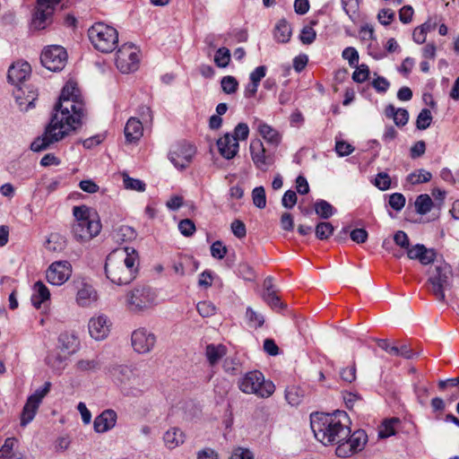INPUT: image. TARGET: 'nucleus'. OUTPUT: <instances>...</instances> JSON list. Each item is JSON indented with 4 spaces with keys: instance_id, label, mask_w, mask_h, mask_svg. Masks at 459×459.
I'll return each mask as SVG.
<instances>
[{
    "instance_id": "f257e3e1",
    "label": "nucleus",
    "mask_w": 459,
    "mask_h": 459,
    "mask_svg": "<svg viewBox=\"0 0 459 459\" xmlns=\"http://www.w3.org/2000/svg\"><path fill=\"white\" fill-rule=\"evenodd\" d=\"M84 115V104L79 89L76 83L68 82L63 87L58 101L55 104L50 122L46 126L44 134L31 143L30 150L39 152L63 140L82 126Z\"/></svg>"
},
{
    "instance_id": "f03ea898",
    "label": "nucleus",
    "mask_w": 459,
    "mask_h": 459,
    "mask_svg": "<svg viewBox=\"0 0 459 459\" xmlns=\"http://www.w3.org/2000/svg\"><path fill=\"white\" fill-rule=\"evenodd\" d=\"M350 419L344 411L333 413L315 412L310 415V426L316 440L324 446L346 440L351 433Z\"/></svg>"
},
{
    "instance_id": "7ed1b4c3",
    "label": "nucleus",
    "mask_w": 459,
    "mask_h": 459,
    "mask_svg": "<svg viewBox=\"0 0 459 459\" xmlns=\"http://www.w3.org/2000/svg\"><path fill=\"white\" fill-rule=\"evenodd\" d=\"M139 268L138 252L131 247L110 252L105 262V275L114 284L126 285L134 281Z\"/></svg>"
},
{
    "instance_id": "20e7f679",
    "label": "nucleus",
    "mask_w": 459,
    "mask_h": 459,
    "mask_svg": "<svg viewBox=\"0 0 459 459\" xmlns=\"http://www.w3.org/2000/svg\"><path fill=\"white\" fill-rule=\"evenodd\" d=\"M73 214L74 222L72 225V234L74 239L83 243L99 235L101 230V223L89 207L86 205L74 206Z\"/></svg>"
},
{
    "instance_id": "39448f33",
    "label": "nucleus",
    "mask_w": 459,
    "mask_h": 459,
    "mask_svg": "<svg viewBox=\"0 0 459 459\" xmlns=\"http://www.w3.org/2000/svg\"><path fill=\"white\" fill-rule=\"evenodd\" d=\"M239 390L247 394H255L259 398H268L275 391V385L271 380H266L259 370L246 373L238 381Z\"/></svg>"
},
{
    "instance_id": "423d86ee",
    "label": "nucleus",
    "mask_w": 459,
    "mask_h": 459,
    "mask_svg": "<svg viewBox=\"0 0 459 459\" xmlns=\"http://www.w3.org/2000/svg\"><path fill=\"white\" fill-rule=\"evenodd\" d=\"M452 277V268L445 262L435 264L434 268L429 271V278L426 284L429 286V291L438 301H446L445 290L451 287Z\"/></svg>"
},
{
    "instance_id": "0eeeda50",
    "label": "nucleus",
    "mask_w": 459,
    "mask_h": 459,
    "mask_svg": "<svg viewBox=\"0 0 459 459\" xmlns=\"http://www.w3.org/2000/svg\"><path fill=\"white\" fill-rule=\"evenodd\" d=\"M88 37L92 46L102 53H110L117 47V30L103 22L94 23L88 30Z\"/></svg>"
},
{
    "instance_id": "6e6552de",
    "label": "nucleus",
    "mask_w": 459,
    "mask_h": 459,
    "mask_svg": "<svg viewBox=\"0 0 459 459\" xmlns=\"http://www.w3.org/2000/svg\"><path fill=\"white\" fill-rule=\"evenodd\" d=\"M61 0H37L30 27L32 30H44L52 23L56 6Z\"/></svg>"
},
{
    "instance_id": "1a4fd4ad",
    "label": "nucleus",
    "mask_w": 459,
    "mask_h": 459,
    "mask_svg": "<svg viewBox=\"0 0 459 459\" xmlns=\"http://www.w3.org/2000/svg\"><path fill=\"white\" fill-rule=\"evenodd\" d=\"M156 299L154 290L149 286H136L127 294V306L131 311H141L152 307Z\"/></svg>"
},
{
    "instance_id": "9d476101",
    "label": "nucleus",
    "mask_w": 459,
    "mask_h": 459,
    "mask_svg": "<svg viewBox=\"0 0 459 459\" xmlns=\"http://www.w3.org/2000/svg\"><path fill=\"white\" fill-rule=\"evenodd\" d=\"M40 61L43 66L49 71H61L67 62L66 50L59 45L48 46L41 53Z\"/></svg>"
},
{
    "instance_id": "9b49d317",
    "label": "nucleus",
    "mask_w": 459,
    "mask_h": 459,
    "mask_svg": "<svg viewBox=\"0 0 459 459\" xmlns=\"http://www.w3.org/2000/svg\"><path fill=\"white\" fill-rule=\"evenodd\" d=\"M50 387L51 383L46 382L42 387L38 388L28 397L21 415V425L22 427L28 425L34 419L43 398L49 393Z\"/></svg>"
},
{
    "instance_id": "f8f14e48",
    "label": "nucleus",
    "mask_w": 459,
    "mask_h": 459,
    "mask_svg": "<svg viewBox=\"0 0 459 459\" xmlns=\"http://www.w3.org/2000/svg\"><path fill=\"white\" fill-rule=\"evenodd\" d=\"M139 58L137 49L133 44L122 45L116 56V65L123 74H128L137 70Z\"/></svg>"
},
{
    "instance_id": "ddd939ff",
    "label": "nucleus",
    "mask_w": 459,
    "mask_h": 459,
    "mask_svg": "<svg viewBox=\"0 0 459 459\" xmlns=\"http://www.w3.org/2000/svg\"><path fill=\"white\" fill-rule=\"evenodd\" d=\"M367 443V435L364 430H357L350 433L346 440L340 442L337 446L335 454L338 457L347 458L354 453L364 448Z\"/></svg>"
},
{
    "instance_id": "4468645a",
    "label": "nucleus",
    "mask_w": 459,
    "mask_h": 459,
    "mask_svg": "<svg viewBox=\"0 0 459 459\" xmlns=\"http://www.w3.org/2000/svg\"><path fill=\"white\" fill-rule=\"evenodd\" d=\"M251 159L256 169L267 171L275 162V154L267 151L259 139L252 140L249 146Z\"/></svg>"
},
{
    "instance_id": "2eb2a0df",
    "label": "nucleus",
    "mask_w": 459,
    "mask_h": 459,
    "mask_svg": "<svg viewBox=\"0 0 459 459\" xmlns=\"http://www.w3.org/2000/svg\"><path fill=\"white\" fill-rule=\"evenodd\" d=\"M195 153V148L189 143L179 142L174 144L169 152V160L178 169H186Z\"/></svg>"
},
{
    "instance_id": "dca6fc26",
    "label": "nucleus",
    "mask_w": 459,
    "mask_h": 459,
    "mask_svg": "<svg viewBox=\"0 0 459 459\" xmlns=\"http://www.w3.org/2000/svg\"><path fill=\"white\" fill-rule=\"evenodd\" d=\"M131 342L136 352L145 354L153 349L156 343V336L146 328L141 327L132 333Z\"/></svg>"
},
{
    "instance_id": "f3484780",
    "label": "nucleus",
    "mask_w": 459,
    "mask_h": 459,
    "mask_svg": "<svg viewBox=\"0 0 459 459\" xmlns=\"http://www.w3.org/2000/svg\"><path fill=\"white\" fill-rule=\"evenodd\" d=\"M71 273V264L67 261H56L49 265L46 277L50 284L60 286L69 279Z\"/></svg>"
},
{
    "instance_id": "a211bd4d",
    "label": "nucleus",
    "mask_w": 459,
    "mask_h": 459,
    "mask_svg": "<svg viewBox=\"0 0 459 459\" xmlns=\"http://www.w3.org/2000/svg\"><path fill=\"white\" fill-rule=\"evenodd\" d=\"M16 103L22 111H28L35 107L38 91L31 86L18 87L13 92Z\"/></svg>"
},
{
    "instance_id": "6ab92c4d",
    "label": "nucleus",
    "mask_w": 459,
    "mask_h": 459,
    "mask_svg": "<svg viewBox=\"0 0 459 459\" xmlns=\"http://www.w3.org/2000/svg\"><path fill=\"white\" fill-rule=\"evenodd\" d=\"M217 147L220 154L223 158L226 160H231L238 152L239 143L230 133H226L223 136L218 139Z\"/></svg>"
},
{
    "instance_id": "aec40b11",
    "label": "nucleus",
    "mask_w": 459,
    "mask_h": 459,
    "mask_svg": "<svg viewBox=\"0 0 459 459\" xmlns=\"http://www.w3.org/2000/svg\"><path fill=\"white\" fill-rule=\"evenodd\" d=\"M30 72L31 68L28 62L21 61L14 63L8 69V82L17 87H20L19 84L29 77Z\"/></svg>"
},
{
    "instance_id": "412c9836",
    "label": "nucleus",
    "mask_w": 459,
    "mask_h": 459,
    "mask_svg": "<svg viewBox=\"0 0 459 459\" xmlns=\"http://www.w3.org/2000/svg\"><path fill=\"white\" fill-rule=\"evenodd\" d=\"M91 336L97 340L105 339L109 333V321L106 316L92 317L88 325Z\"/></svg>"
},
{
    "instance_id": "4be33fe9",
    "label": "nucleus",
    "mask_w": 459,
    "mask_h": 459,
    "mask_svg": "<svg viewBox=\"0 0 459 459\" xmlns=\"http://www.w3.org/2000/svg\"><path fill=\"white\" fill-rule=\"evenodd\" d=\"M117 413L113 410H105L94 420V429L98 433H104L113 429L117 422Z\"/></svg>"
},
{
    "instance_id": "5701e85b",
    "label": "nucleus",
    "mask_w": 459,
    "mask_h": 459,
    "mask_svg": "<svg viewBox=\"0 0 459 459\" xmlns=\"http://www.w3.org/2000/svg\"><path fill=\"white\" fill-rule=\"evenodd\" d=\"M143 127L142 122L136 117H130L125 126L124 134L127 143H135L143 136Z\"/></svg>"
},
{
    "instance_id": "b1692460",
    "label": "nucleus",
    "mask_w": 459,
    "mask_h": 459,
    "mask_svg": "<svg viewBox=\"0 0 459 459\" xmlns=\"http://www.w3.org/2000/svg\"><path fill=\"white\" fill-rule=\"evenodd\" d=\"M260 135L269 143L277 146L281 142V135L276 129L263 122L255 120L254 124Z\"/></svg>"
},
{
    "instance_id": "393cba45",
    "label": "nucleus",
    "mask_w": 459,
    "mask_h": 459,
    "mask_svg": "<svg viewBox=\"0 0 459 459\" xmlns=\"http://www.w3.org/2000/svg\"><path fill=\"white\" fill-rule=\"evenodd\" d=\"M385 115L389 118H393L394 124L399 127L404 126L409 120V112L405 108H396L392 104L385 107Z\"/></svg>"
},
{
    "instance_id": "a878e982",
    "label": "nucleus",
    "mask_w": 459,
    "mask_h": 459,
    "mask_svg": "<svg viewBox=\"0 0 459 459\" xmlns=\"http://www.w3.org/2000/svg\"><path fill=\"white\" fill-rule=\"evenodd\" d=\"M58 342L60 348L69 354L74 353L80 346V342L74 333H62L58 337Z\"/></svg>"
},
{
    "instance_id": "bb28decb",
    "label": "nucleus",
    "mask_w": 459,
    "mask_h": 459,
    "mask_svg": "<svg viewBox=\"0 0 459 459\" xmlns=\"http://www.w3.org/2000/svg\"><path fill=\"white\" fill-rule=\"evenodd\" d=\"M50 292L47 286L40 281L33 285V293L31 295V303L36 308H39L41 304L49 299Z\"/></svg>"
},
{
    "instance_id": "cd10ccee",
    "label": "nucleus",
    "mask_w": 459,
    "mask_h": 459,
    "mask_svg": "<svg viewBox=\"0 0 459 459\" xmlns=\"http://www.w3.org/2000/svg\"><path fill=\"white\" fill-rule=\"evenodd\" d=\"M163 440L169 449H174L185 442V435L180 429L171 428L164 433Z\"/></svg>"
},
{
    "instance_id": "c85d7f7f",
    "label": "nucleus",
    "mask_w": 459,
    "mask_h": 459,
    "mask_svg": "<svg viewBox=\"0 0 459 459\" xmlns=\"http://www.w3.org/2000/svg\"><path fill=\"white\" fill-rule=\"evenodd\" d=\"M227 349L222 344H208L205 349V356L210 364L213 367L226 355Z\"/></svg>"
},
{
    "instance_id": "c756f323",
    "label": "nucleus",
    "mask_w": 459,
    "mask_h": 459,
    "mask_svg": "<svg viewBox=\"0 0 459 459\" xmlns=\"http://www.w3.org/2000/svg\"><path fill=\"white\" fill-rule=\"evenodd\" d=\"M274 39L279 43H287L291 36V28L284 19L280 20L274 28Z\"/></svg>"
},
{
    "instance_id": "7c9ffc66",
    "label": "nucleus",
    "mask_w": 459,
    "mask_h": 459,
    "mask_svg": "<svg viewBox=\"0 0 459 459\" xmlns=\"http://www.w3.org/2000/svg\"><path fill=\"white\" fill-rule=\"evenodd\" d=\"M315 212L322 219L327 220L332 217L336 210L335 208L327 201L319 199L314 204Z\"/></svg>"
},
{
    "instance_id": "2f4dec72",
    "label": "nucleus",
    "mask_w": 459,
    "mask_h": 459,
    "mask_svg": "<svg viewBox=\"0 0 459 459\" xmlns=\"http://www.w3.org/2000/svg\"><path fill=\"white\" fill-rule=\"evenodd\" d=\"M96 292L92 286L83 284L81 289L78 290L76 300L80 306H87L91 300L95 299Z\"/></svg>"
},
{
    "instance_id": "473e14b6",
    "label": "nucleus",
    "mask_w": 459,
    "mask_h": 459,
    "mask_svg": "<svg viewBox=\"0 0 459 459\" xmlns=\"http://www.w3.org/2000/svg\"><path fill=\"white\" fill-rule=\"evenodd\" d=\"M433 206V201L427 194H421L417 196L415 201V209L417 213L424 215L429 212Z\"/></svg>"
},
{
    "instance_id": "72a5a7b5",
    "label": "nucleus",
    "mask_w": 459,
    "mask_h": 459,
    "mask_svg": "<svg viewBox=\"0 0 459 459\" xmlns=\"http://www.w3.org/2000/svg\"><path fill=\"white\" fill-rule=\"evenodd\" d=\"M432 174L425 169H419L411 172L407 177V181L412 185L427 183L430 181Z\"/></svg>"
},
{
    "instance_id": "f704fd0d",
    "label": "nucleus",
    "mask_w": 459,
    "mask_h": 459,
    "mask_svg": "<svg viewBox=\"0 0 459 459\" xmlns=\"http://www.w3.org/2000/svg\"><path fill=\"white\" fill-rule=\"evenodd\" d=\"M400 423L398 418H392L385 420L383 422L382 428L379 430V437L382 438L389 437L395 434V427Z\"/></svg>"
},
{
    "instance_id": "c9c22d12",
    "label": "nucleus",
    "mask_w": 459,
    "mask_h": 459,
    "mask_svg": "<svg viewBox=\"0 0 459 459\" xmlns=\"http://www.w3.org/2000/svg\"><path fill=\"white\" fill-rule=\"evenodd\" d=\"M333 226L330 222H318L315 229L316 237L320 240H325L333 235Z\"/></svg>"
},
{
    "instance_id": "e433bc0d",
    "label": "nucleus",
    "mask_w": 459,
    "mask_h": 459,
    "mask_svg": "<svg viewBox=\"0 0 459 459\" xmlns=\"http://www.w3.org/2000/svg\"><path fill=\"white\" fill-rule=\"evenodd\" d=\"M310 26H305L300 32L299 39L305 45L312 44L316 37V32L313 29L314 25L317 24V21H311Z\"/></svg>"
},
{
    "instance_id": "4c0bfd02",
    "label": "nucleus",
    "mask_w": 459,
    "mask_h": 459,
    "mask_svg": "<svg viewBox=\"0 0 459 459\" xmlns=\"http://www.w3.org/2000/svg\"><path fill=\"white\" fill-rule=\"evenodd\" d=\"M136 236L137 233L132 227L123 225L116 234V240L117 242H127L134 239Z\"/></svg>"
},
{
    "instance_id": "58836bf2",
    "label": "nucleus",
    "mask_w": 459,
    "mask_h": 459,
    "mask_svg": "<svg viewBox=\"0 0 459 459\" xmlns=\"http://www.w3.org/2000/svg\"><path fill=\"white\" fill-rule=\"evenodd\" d=\"M122 176L125 188L138 192H143L145 190L146 185L143 181L130 178L126 172H124Z\"/></svg>"
},
{
    "instance_id": "ea45409f",
    "label": "nucleus",
    "mask_w": 459,
    "mask_h": 459,
    "mask_svg": "<svg viewBox=\"0 0 459 459\" xmlns=\"http://www.w3.org/2000/svg\"><path fill=\"white\" fill-rule=\"evenodd\" d=\"M230 61V52L225 48H220L214 56V63L218 67L225 68L229 65Z\"/></svg>"
},
{
    "instance_id": "a19ab883",
    "label": "nucleus",
    "mask_w": 459,
    "mask_h": 459,
    "mask_svg": "<svg viewBox=\"0 0 459 459\" xmlns=\"http://www.w3.org/2000/svg\"><path fill=\"white\" fill-rule=\"evenodd\" d=\"M252 200L255 206L264 209L266 206V195L264 186H256L252 191Z\"/></svg>"
},
{
    "instance_id": "79ce46f5",
    "label": "nucleus",
    "mask_w": 459,
    "mask_h": 459,
    "mask_svg": "<svg viewBox=\"0 0 459 459\" xmlns=\"http://www.w3.org/2000/svg\"><path fill=\"white\" fill-rule=\"evenodd\" d=\"M432 122V115L429 109L423 108L417 117L416 126L419 130H425L429 127Z\"/></svg>"
},
{
    "instance_id": "37998d69",
    "label": "nucleus",
    "mask_w": 459,
    "mask_h": 459,
    "mask_svg": "<svg viewBox=\"0 0 459 459\" xmlns=\"http://www.w3.org/2000/svg\"><path fill=\"white\" fill-rule=\"evenodd\" d=\"M76 368L80 371H96L100 368V361L98 359H80L76 363Z\"/></svg>"
},
{
    "instance_id": "c03bdc74",
    "label": "nucleus",
    "mask_w": 459,
    "mask_h": 459,
    "mask_svg": "<svg viewBox=\"0 0 459 459\" xmlns=\"http://www.w3.org/2000/svg\"><path fill=\"white\" fill-rule=\"evenodd\" d=\"M221 85L222 91L227 94L235 93L238 88V82L237 79L231 75L222 77Z\"/></svg>"
},
{
    "instance_id": "a18cd8bd",
    "label": "nucleus",
    "mask_w": 459,
    "mask_h": 459,
    "mask_svg": "<svg viewBox=\"0 0 459 459\" xmlns=\"http://www.w3.org/2000/svg\"><path fill=\"white\" fill-rule=\"evenodd\" d=\"M405 203V197L401 193H394L389 196L388 204L396 212H400L404 207Z\"/></svg>"
},
{
    "instance_id": "49530a36",
    "label": "nucleus",
    "mask_w": 459,
    "mask_h": 459,
    "mask_svg": "<svg viewBox=\"0 0 459 459\" xmlns=\"http://www.w3.org/2000/svg\"><path fill=\"white\" fill-rule=\"evenodd\" d=\"M262 297L264 302H266L273 309H281L283 307V303L277 296L276 291L264 292Z\"/></svg>"
},
{
    "instance_id": "de8ad7c7",
    "label": "nucleus",
    "mask_w": 459,
    "mask_h": 459,
    "mask_svg": "<svg viewBox=\"0 0 459 459\" xmlns=\"http://www.w3.org/2000/svg\"><path fill=\"white\" fill-rule=\"evenodd\" d=\"M178 230L185 237H191L195 232V225L190 219L181 220L178 223Z\"/></svg>"
},
{
    "instance_id": "09e8293b",
    "label": "nucleus",
    "mask_w": 459,
    "mask_h": 459,
    "mask_svg": "<svg viewBox=\"0 0 459 459\" xmlns=\"http://www.w3.org/2000/svg\"><path fill=\"white\" fill-rule=\"evenodd\" d=\"M196 309L203 317H208L215 314V306L210 301H201L197 304Z\"/></svg>"
},
{
    "instance_id": "8fccbe9b",
    "label": "nucleus",
    "mask_w": 459,
    "mask_h": 459,
    "mask_svg": "<svg viewBox=\"0 0 459 459\" xmlns=\"http://www.w3.org/2000/svg\"><path fill=\"white\" fill-rule=\"evenodd\" d=\"M342 7L344 13L349 16L351 20H353V16L359 10L358 0H341Z\"/></svg>"
},
{
    "instance_id": "3c124183",
    "label": "nucleus",
    "mask_w": 459,
    "mask_h": 459,
    "mask_svg": "<svg viewBox=\"0 0 459 459\" xmlns=\"http://www.w3.org/2000/svg\"><path fill=\"white\" fill-rule=\"evenodd\" d=\"M374 185L380 190H387L391 186V178L385 172H380L377 175Z\"/></svg>"
},
{
    "instance_id": "603ef678",
    "label": "nucleus",
    "mask_w": 459,
    "mask_h": 459,
    "mask_svg": "<svg viewBox=\"0 0 459 459\" xmlns=\"http://www.w3.org/2000/svg\"><path fill=\"white\" fill-rule=\"evenodd\" d=\"M369 69L367 65H360L352 74L354 82L361 83L368 80Z\"/></svg>"
},
{
    "instance_id": "864d4df0",
    "label": "nucleus",
    "mask_w": 459,
    "mask_h": 459,
    "mask_svg": "<svg viewBox=\"0 0 459 459\" xmlns=\"http://www.w3.org/2000/svg\"><path fill=\"white\" fill-rule=\"evenodd\" d=\"M232 135L236 138V140L238 142L239 140L240 141L247 140L249 135V127H248L247 124L238 123L235 126Z\"/></svg>"
},
{
    "instance_id": "5fc2aeb1",
    "label": "nucleus",
    "mask_w": 459,
    "mask_h": 459,
    "mask_svg": "<svg viewBox=\"0 0 459 459\" xmlns=\"http://www.w3.org/2000/svg\"><path fill=\"white\" fill-rule=\"evenodd\" d=\"M227 254V247L221 241L217 240L211 246V255L216 259H223Z\"/></svg>"
},
{
    "instance_id": "6e6d98bb",
    "label": "nucleus",
    "mask_w": 459,
    "mask_h": 459,
    "mask_svg": "<svg viewBox=\"0 0 459 459\" xmlns=\"http://www.w3.org/2000/svg\"><path fill=\"white\" fill-rule=\"evenodd\" d=\"M285 398L291 406H297L301 403V395L299 394V389L292 386L286 390Z\"/></svg>"
},
{
    "instance_id": "4d7b16f0",
    "label": "nucleus",
    "mask_w": 459,
    "mask_h": 459,
    "mask_svg": "<svg viewBox=\"0 0 459 459\" xmlns=\"http://www.w3.org/2000/svg\"><path fill=\"white\" fill-rule=\"evenodd\" d=\"M436 255H437V253L435 252L434 249L427 248L423 245L422 254L420 255L419 261L420 262L421 264L427 265L435 261Z\"/></svg>"
},
{
    "instance_id": "13d9d810",
    "label": "nucleus",
    "mask_w": 459,
    "mask_h": 459,
    "mask_svg": "<svg viewBox=\"0 0 459 459\" xmlns=\"http://www.w3.org/2000/svg\"><path fill=\"white\" fill-rule=\"evenodd\" d=\"M372 86L378 93H385L390 87V82L385 77L377 76L372 81Z\"/></svg>"
},
{
    "instance_id": "bf43d9fd",
    "label": "nucleus",
    "mask_w": 459,
    "mask_h": 459,
    "mask_svg": "<svg viewBox=\"0 0 459 459\" xmlns=\"http://www.w3.org/2000/svg\"><path fill=\"white\" fill-rule=\"evenodd\" d=\"M342 57L344 59H347L349 61L350 65L351 66L356 65L359 62V53L352 47H348L344 48V50L342 51Z\"/></svg>"
},
{
    "instance_id": "052dcab7",
    "label": "nucleus",
    "mask_w": 459,
    "mask_h": 459,
    "mask_svg": "<svg viewBox=\"0 0 459 459\" xmlns=\"http://www.w3.org/2000/svg\"><path fill=\"white\" fill-rule=\"evenodd\" d=\"M246 316L254 326L260 327L264 324L263 316L253 310L250 307L247 308Z\"/></svg>"
},
{
    "instance_id": "680f3d73",
    "label": "nucleus",
    "mask_w": 459,
    "mask_h": 459,
    "mask_svg": "<svg viewBox=\"0 0 459 459\" xmlns=\"http://www.w3.org/2000/svg\"><path fill=\"white\" fill-rule=\"evenodd\" d=\"M394 17V13L389 8L381 9L378 12L377 19L385 26L389 25Z\"/></svg>"
},
{
    "instance_id": "e2e57ef3",
    "label": "nucleus",
    "mask_w": 459,
    "mask_h": 459,
    "mask_svg": "<svg viewBox=\"0 0 459 459\" xmlns=\"http://www.w3.org/2000/svg\"><path fill=\"white\" fill-rule=\"evenodd\" d=\"M297 203V195L293 190H287L281 199V204L287 209H291Z\"/></svg>"
},
{
    "instance_id": "0e129e2a",
    "label": "nucleus",
    "mask_w": 459,
    "mask_h": 459,
    "mask_svg": "<svg viewBox=\"0 0 459 459\" xmlns=\"http://www.w3.org/2000/svg\"><path fill=\"white\" fill-rule=\"evenodd\" d=\"M394 241L397 246L403 249H408L410 246L409 237L403 230H398L395 232V234L394 235Z\"/></svg>"
},
{
    "instance_id": "69168bd1",
    "label": "nucleus",
    "mask_w": 459,
    "mask_h": 459,
    "mask_svg": "<svg viewBox=\"0 0 459 459\" xmlns=\"http://www.w3.org/2000/svg\"><path fill=\"white\" fill-rule=\"evenodd\" d=\"M335 151L339 156L344 157L350 155L354 151V147L344 141H338L335 144Z\"/></svg>"
},
{
    "instance_id": "338daca9",
    "label": "nucleus",
    "mask_w": 459,
    "mask_h": 459,
    "mask_svg": "<svg viewBox=\"0 0 459 459\" xmlns=\"http://www.w3.org/2000/svg\"><path fill=\"white\" fill-rule=\"evenodd\" d=\"M230 459H254V455L247 448L237 447L232 451Z\"/></svg>"
},
{
    "instance_id": "774afa93",
    "label": "nucleus",
    "mask_w": 459,
    "mask_h": 459,
    "mask_svg": "<svg viewBox=\"0 0 459 459\" xmlns=\"http://www.w3.org/2000/svg\"><path fill=\"white\" fill-rule=\"evenodd\" d=\"M368 236V231L365 229H355L350 233L351 240L358 244L365 243Z\"/></svg>"
}]
</instances>
